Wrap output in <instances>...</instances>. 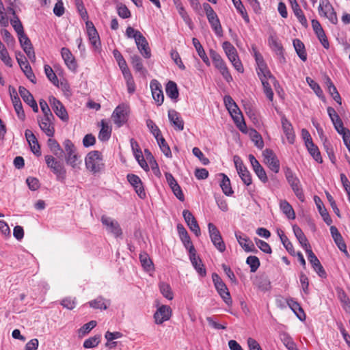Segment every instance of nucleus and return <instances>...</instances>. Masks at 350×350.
Listing matches in <instances>:
<instances>
[{
    "label": "nucleus",
    "mask_w": 350,
    "mask_h": 350,
    "mask_svg": "<svg viewBox=\"0 0 350 350\" xmlns=\"http://www.w3.org/2000/svg\"><path fill=\"white\" fill-rule=\"evenodd\" d=\"M156 139L160 147V149L165 154V156H166L167 157H172V152L170 148L165 142V139L161 135L157 137Z\"/></svg>",
    "instance_id": "09e8293b"
},
{
    "label": "nucleus",
    "mask_w": 350,
    "mask_h": 350,
    "mask_svg": "<svg viewBox=\"0 0 350 350\" xmlns=\"http://www.w3.org/2000/svg\"><path fill=\"white\" fill-rule=\"evenodd\" d=\"M307 254L308 260L318 275L322 278H325L327 277L326 271L313 252L312 250L307 251Z\"/></svg>",
    "instance_id": "a211bd4d"
},
{
    "label": "nucleus",
    "mask_w": 350,
    "mask_h": 350,
    "mask_svg": "<svg viewBox=\"0 0 350 350\" xmlns=\"http://www.w3.org/2000/svg\"><path fill=\"white\" fill-rule=\"evenodd\" d=\"M292 10H293L295 15L297 18L298 21H299V23L304 27H307L308 25L307 19H306V16H304V12L302 11V10L300 8L299 4L297 3L296 5H294L292 7Z\"/></svg>",
    "instance_id": "c03bdc74"
},
{
    "label": "nucleus",
    "mask_w": 350,
    "mask_h": 350,
    "mask_svg": "<svg viewBox=\"0 0 350 350\" xmlns=\"http://www.w3.org/2000/svg\"><path fill=\"white\" fill-rule=\"evenodd\" d=\"M18 92L23 101L26 103L28 105L30 104H33V103L35 101V99L33 95L30 93V92L27 90L23 86H19Z\"/></svg>",
    "instance_id": "37998d69"
},
{
    "label": "nucleus",
    "mask_w": 350,
    "mask_h": 350,
    "mask_svg": "<svg viewBox=\"0 0 350 350\" xmlns=\"http://www.w3.org/2000/svg\"><path fill=\"white\" fill-rule=\"evenodd\" d=\"M40 129L49 137H53L55 133V129L53 124H47L45 122H40L38 119Z\"/></svg>",
    "instance_id": "5fc2aeb1"
},
{
    "label": "nucleus",
    "mask_w": 350,
    "mask_h": 350,
    "mask_svg": "<svg viewBox=\"0 0 350 350\" xmlns=\"http://www.w3.org/2000/svg\"><path fill=\"white\" fill-rule=\"evenodd\" d=\"M167 96L171 99H177L179 96L177 85L172 81H169L165 86Z\"/></svg>",
    "instance_id": "e433bc0d"
},
{
    "label": "nucleus",
    "mask_w": 350,
    "mask_h": 350,
    "mask_svg": "<svg viewBox=\"0 0 350 350\" xmlns=\"http://www.w3.org/2000/svg\"><path fill=\"white\" fill-rule=\"evenodd\" d=\"M47 144L51 151L58 158H62L64 155V150L58 144V142L52 138H49L47 141Z\"/></svg>",
    "instance_id": "c9c22d12"
},
{
    "label": "nucleus",
    "mask_w": 350,
    "mask_h": 350,
    "mask_svg": "<svg viewBox=\"0 0 350 350\" xmlns=\"http://www.w3.org/2000/svg\"><path fill=\"white\" fill-rule=\"evenodd\" d=\"M63 145L66 152L65 159L66 163L74 169L79 168L81 161L79 160V157L77 154L73 143L70 139H66Z\"/></svg>",
    "instance_id": "f03ea898"
},
{
    "label": "nucleus",
    "mask_w": 350,
    "mask_h": 350,
    "mask_svg": "<svg viewBox=\"0 0 350 350\" xmlns=\"http://www.w3.org/2000/svg\"><path fill=\"white\" fill-rule=\"evenodd\" d=\"M330 232H331L332 237L335 243L338 246V249L341 252H344L347 256H348L349 254H348V252L347 250V245L344 241V239H343L341 234L339 232L337 228L334 226H332L330 227Z\"/></svg>",
    "instance_id": "5701e85b"
},
{
    "label": "nucleus",
    "mask_w": 350,
    "mask_h": 350,
    "mask_svg": "<svg viewBox=\"0 0 350 350\" xmlns=\"http://www.w3.org/2000/svg\"><path fill=\"white\" fill-rule=\"evenodd\" d=\"M203 8L206 12V15L208 23H210L213 30L217 36H223V29L220 23V21L211 6L208 3H203Z\"/></svg>",
    "instance_id": "20e7f679"
},
{
    "label": "nucleus",
    "mask_w": 350,
    "mask_h": 350,
    "mask_svg": "<svg viewBox=\"0 0 350 350\" xmlns=\"http://www.w3.org/2000/svg\"><path fill=\"white\" fill-rule=\"evenodd\" d=\"M150 87L153 99L157 105H161L164 101V95L161 83L157 80L152 79L150 81Z\"/></svg>",
    "instance_id": "2eb2a0df"
},
{
    "label": "nucleus",
    "mask_w": 350,
    "mask_h": 350,
    "mask_svg": "<svg viewBox=\"0 0 350 350\" xmlns=\"http://www.w3.org/2000/svg\"><path fill=\"white\" fill-rule=\"evenodd\" d=\"M126 178L129 183L134 187L139 197L140 198H144L146 197V193L139 177L133 174H129Z\"/></svg>",
    "instance_id": "412c9836"
},
{
    "label": "nucleus",
    "mask_w": 350,
    "mask_h": 350,
    "mask_svg": "<svg viewBox=\"0 0 350 350\" xmlns=\"http://www.w3.org/2000/svg\"><path fill=\"white\" fill-rule=\"evenodd\" d=\"M174 4L175 5L178 14L182 17L184 22L191 28L192 29V21L189 17V14L186 12L182 2L180 0H173Z\"/></svg>",
    "instance_id": "c756f323"
},
{
    "label": "nucleus",
    "mask_w": 350,
    "mask_h": 350,
    "mask_svg": "<svg viewBox=\"0 0 350 350\" xmlns=\"http://www.w3.org/2000/svg\"><path fill=\"white\" fill-rule=\"evenodd\" d=\"M339 299L342 303L343 309L350 314V299L345 292H342L339 295Z\"/></svg>",
    "instance_id": "338daca9"
},
{
    "label": "nucleus",
    "mask_w": 350,
    "mask_h": 350,
    "mask_svg": "<svg viewBox=\"0 0 350 350\" xmlns=\"http://www.w3.org/2000/svg\"><path fill=\"white\" fill-rule=\"evenodd\" d=\"M172 316V309L169 306L162 305L159 306L154 314V319L156 324L160 325L169 320Z\"/></svg>",
    "instance_id": "4468645a"
},
{
    "label": "nucleus",
    "mask_w": 350,
    "mask_h": 350,
    "mask_svg": "<svg viewBox=\"0 0 350 350\" xmlns=\"http://www.w3.org/2000/svg\"><path fill=\"white\" fill-rule=\"evenodd\" d=\"M255 174L258 176V178L263 183H266L268 181V178L267 176V174L265 172V170L262 167V165H259L257 167L253 169Z\"/></svg>",
    "instance_id": "774afa93"
},
{
    "label": "nucleus",
    "mask_w": 350,
    "mask_h": 350,
    "mask_svg": "<svg viewBox=\"0 0 350 350\" xmlns=\"http://www.w3.org/2000/svg\"><path fill=\"white\" fill-rule=\"evenodd\" d=\"M101 129L98 134V139L102 142L107 141L111 134V128L107 124V123L102 120L100 122Z\"/></svg>",
    "instance_id": "f704fd0d"
},
{
    "label": "nucleus",
    "mask_w": 350,
    "mask_h": 350,
    "mask_svg": "<svg viewBox=\"0 0 350 350\" xmlns=\"http://www.w3.org/2000/svg\"><path fill=\"white\" fill-rule=\"evenodd\" d=\"M183 216L189 229L193 232L197 237H199L201 234L200 228L191 212L189 210H184L183 211Z\"/></svg>",
    "instance_id": "f3484780"
},
{
    "label": "nucleus",
    "mask_w": 350,
    "mask_h": 350,
    "mask_svg": "<svg viewBox=\"0 0 350 350\" xmlns=\"http://www.w3.org/2000/svg\"><path fill=\"white\" fill-rule=\"evenodd\" d=\"M222 176V180L220 183V187L224 193L228 196H231L233 193V190L231 187V184L229 178L225 174H220Z\"/></svg>",
    "instance_id": "ea45409f"
},
{
    "label": "nucleus",
    "mask_w": 350,
    "mask_h": 350,
    "mask_svg": "<svg viewBox=\"0 0 350 350\" xmlns=\"http://www.w3.org/2000/svg\"><path fill=\"white\" fill-rule=\"evenodd\" d=\"M284 174L295 196L300 201L304 202L305 200V196L299 179L294 174L289 167L285 168Z\"/></svg>",
    "instance_id": "7ed1b4c3"
},
{
    "label": "nucleus",
    "mask_w": 350,
    "mask_h": 350,
    "mask_svg": "<svg viewBox=\"0 0 350 350\" xmlns=\"http://www.w3.org/2000/svg\"><path fill=\"white\" fill-rule=\"evenodd\" d=\"M165 178L167 180V182L172 190L174 194L176 196V197L180 201L183 202L185 200V196L182 191V189L180 187V185L178 184L176 179L174 178L172 174L169 172L165 173Z\"/></svg>",
    "instance_id": "6ab92c4d"
},
{
    "label": "nucleus",
    "mask_w": 350,
    "mask_h": 350,
    "mask_svg": "<svg viewBox=\"0 0 350 350\" xmlns=\"http://www.w3.org/2000/svg\"><path fill=\"white\" fill-rule=\"evenodd\" d=\"M139 260L142 267L144 268L145 270L148 271L153 270V263L147 253L144 252L140 254Z\"/></svg>",
    "instance_id": "49530a36"
},
{
    "label": "nucleus",
    "mask_w": 350,
    "mask_h": 350,
    "mask_svg": "<svg viewBox=\"0 0 350 350\" xmlns=\"http://www.w3.org/2000/svg\"><path fill=\"white\" fill-rule=\"evenodd\" d=\"M135 42L142 55L146 59H149L151 57V51L148 42L143 34H139L138 37L135 38Z\"/></svg>",
    "instance_id": "dca6fc26"
},
{
    "label": "nucleus",
    "mask_w": 350,
    "mask_h": 350,
    "mask_svg": "<svg viewBox=\"0 0 350 350\" xmlns=\"http://www.w3.org/2000/svg\"><path fill=\"white\" fill-rule=\"evenodd\" d=\"M280 207L288 219H294L295 218V211L292 206L286 200H281Z\"/></svg>",
    "instance_id": "58836bf2"
},
{
    "label": "nucleus",
    "mask_w": 350,
    "mask_h": 350,
    "mask_svg": "<svg viewBox=\"0 0 350 350\" xmlns=\"http://www.w3.org/2000/svg\"><path fill=\"white\" fill-rule=\"evenodd\" d=\"M192 42H193L194 47L196 49V51L198 52V55L201 57L202 61L206 65H209L210 64L209 59H208L202 46L201 45L200 41L197 38H193L192 39Z\"/></svg>",
    "instance_id": "a19ab883"
},
{
    "label": "nucleus",
    "mask_w": 350,
    "mask_h": 350,
    "mask_svg": "<svg viewBox=\"0 0 350 350\" xmlns=\"http://www.w3.org/2000/svg\"><path fill=\"white\" fill-rule=\"evenodd\" d=\"M269 44L270 47L275 51V53L280 57V62H284L285 57L284 56L283 53V46L280 43H279L277 40L273 37L270 36L269 38Z\"/></svg>",
    "instance_id": "473e14b6"
},
{
    "label": "nucleus",
    "mask_w": 350,
    "mask_h": 350,
    "mask_svg": "<svg viewBox=\"0 0 350 350\" xmlns=\"http://www.w3.org/2000/svg\"><path fill=\"white\" fill-rule=\"evenodd\" d=\"M280 340L288 350H298L293 338L287 333H282L280 335Z\"/></svg>",
    "instance_id": "79ce46f5"
},
{
    "label": "nucleus",
    "mask_w": 350,
    "mask_h": 350,
    "mask_svg": "<svg viewBox=\"0 0 350 350\" xmlns=\"http://www.w3.org/2000/svg\"><path fill=\"white\" fill-rule=\"evenodd\" d=\"M318 11L321 16L327 18L334 25L338 23V17L336 11L329 0H320Z\"/></svg>",
    "instance_id": "423d86ee"
},
{
    "label": "nucleus",
    "mask_w": 350,
    "mask_h": 350,
    "mask_svg": "<svg viewBox=\"0 0 350 350\" xmlns=\"http://www.w3.org/2000/svg\"><path fill=\"white\" fill-rule=\"evenodd\" d=\"M286 302L288 306L295 312V314L297 315L299 320H305L306 314L299 303L294 301L293 299H287Z\"/></svg>",
    "instance_id": "72a5a7b5"
},
{
    "label": "nucleus",
    "mask_w": 350,
    "mask_h": 350,
    "mask_svg": "<svg viewBox=\"0 0 350 350\" xmlns=\"http://www.w3.org/2000/svg\"><path fill=\"white\" fill-rule=\"evenodd\" d=\"M228 111L239 129L243 133H246V124L239 107L237 106V108H231Z\"/></svg>",
    "instance_id": "aec40b11"
},
{
    "label": "nucleus",
    "mask_w": 350,
    "mask_h": 350,
    "mask_svg": "<svg viewBox=\"0 0 350 350\" xmlns=\"http://www.w3.org/2000/svg\"><path fill=\"white\" fill-rule=\"evenodd\" d=\"M96 325V321H90V322L84 324L79 329V336L80 337H83L88 334L93 328H94Z\"/></svg>",
    "instance_id": "4d7b16f0"
},
{
    "label": "nucleus",
    "mask_w": 350,
    "mask_h": 350,
    "mask_svg": "<svg viewBox=\"0 0 350 350\" xmlns=\"http://www.w3.org/2000/svg\"><path fill=\"white\" fill-rule=\"evenodd\" d=\"M246 262L250 265V271L256 272L260 266V260L258 257L255 256H250L247 258Z\"/></svg>",
    "instance_id": "052dcab7"
},
{
    "label": "nucleus",
    "mask_w": 350,
    "mask_h": 350,
    "mask_svg": "<svg viewBox=\"0 0 350 350\" xmlns=\"http://www.w3.org/2000/svg\"><path fill=\"white\" fill-rule=\"evenodd\" d=\"M10 23L15 31L17 33L18 36H20V34H23V33H25L23 26L18 16L11 18Z\"/></svg>",
    "instance_id": "bf43d9fd"
},
{
    "label": "nucleus",
    "mask_w": 350,
    "mask_h": 350,
    "mask_svg": "<svg viewBox=\"0 0 350 350\" xmlns=\"http://www.w3.org/2000/svg\"><path fill=\"white\" fill-rule=\"evenodd\" d=\"M311 23L312 29L315 34L317 35L318 39L325 36L323 29L322 28L320 23L317 20L312 19Z\"/></svg>",
    "instance_id": "0e129e2a"
},
{
    "label": "nucleus",
    "mask_w": 350,
    "mask_h": 350,
    "mask_svg": "<svg viewBox=\"0 0 350 350\" xmlns=\"http://www.w3.org/2000/svg\"><path fill=\"white\" fill-rule=\"evenodd\" d=\"M281 123L283 131L287 138L288 142L293 144L295 142V135L291 123L284 116H283L281 118Z\"/></svg>",
    "instance_id": "b1692460"
},
{
    "label": "nucleus",
    "mask_w": 350,
    "mask_h": 350,
    "mask_svg": "<svg viewBox=\"0 0 350 350\" xmlns=\"http://www.w3.org/2000/svg\"><path fill=\"white\" fill-rule=\"evenodd\" d=\"M210 56L215 66L219 70L223 66H226L221 55L217 53L215 51L210 50Z\"/></svg>",
    "instance_id": "3c124183"
},
{
    "label": "nucleus",
    "mask_w": 350,
    "mask_h": 350,
    "mask_svg": "<svg viewBox=\"0 0 350 350\" xmlns=\"http://www.w3.org/2000/svg\"><path fill=\"white\" fill-rule=\"evenodd\" d=\"M232 1L233 2L234 5L238 10V12L241 14V15L243 18L244 21L248 23L250 22L249 16L247 15L245 8L244 5H243V3H241V0H232Z\"/></svg>",
    "instance_id": "6e6d98bb"
},
{
    "label": "nucleus",
    "mask_w": 350,
    "mask_h": 350,
    "mask_svg": "<svg viewBox=\"0 0 350 350\" xmlns=\"http://www.w3.org/2000/svg\"><path fill=\"white\" fill-rule=\"evenodd\" d=\"M208 229L210 238L215 247L220 252H224L226 250V245L222 239L221 233L219 230L212 223H208Z\"/></svg>",
    "instance_id": "6e6552de"
},
{
    "label": "nucleus",
    "mask_w": 350,
    "mask_h": 350,
    "mask_svg": "<svg viewBox=\"0 0 350 350\" xmlns=\"http://www.w3.org/2000/svg\"><path fill=\"white\" fill-rule=\"evenodd\" d=\"M168 118L175 129L178 131H183L184 129V121L176 111L174 109L169 110Z\"/></svg>",
    "instance_id": "393cba45"
},
{
    "label": "nucleus",
    "mask_w": 350,
    "mask_h": 350,
    "mask_svg": "<svg viewBox=\"0 0 350 350\" xmlns=\"http://www.w3.org/2000/svg\"><path fill=\"white\" fill-rule=\"evenodd\" d=\"M235 236L239 245L245 252H257L254 243L247 236H242L237 233Z\"/></svg>",
    "instance_id": "cd10ccee"
},
{
    "label": "nucleus",
    "mask_w": 350,
    "mask_h": 350,
    "mask_svg": "<svg viewBox=\"0 0 350 350\" xmlns=\"http://www.w3.org/2000/svg\"><path fill=\"white\" fill-rule=\"evenodd\" d=\"M49 103L56 116L62 120L67 122L69 118L68 115L62 103L54 96H50Z\"/></svg>",
    "instance_id": "f8f14e48"
},
{
    "label": "nucleus",
    "mask_w": 350,
    "mask_h": 350,
    "mask_svg": "<svg viewBox=\"0 0 350 350\" xmlns=\"http://www.w3.org/2000/svg\"><path fill=\"white\" fill-rule=\"evenodd\" d=\"M61 55L68 69L75 71L77 68V64L70 51L68 48L63 47L61 49Z\"/></svg>",
    "instance_id": "4be33fe9"
},
{
    "label": "nucleus",
    "mask_w": 350,
    "mask_h": 350,
    "mask_svg": "<svg viewBox=\"0 0 350 350\" xmlns=\"http://www.w3.org/2000/svg\"><path fill=\"white\" fill-rule=\"evenodd\" d=\"M131 59L132 66L137 72H144L145 71L142 58L138 55H131Z\"/></svg>",
    "instance_id": "603ef678"
},
{
    "label": "nucleus",
    "mask_w": 350,
    "mask_h": 350,
    "mask_svg": "<svg viewBox=\"0 0 350 350\" xmlns=\"http://www.w3.org/2000/svg\"><path fill=\"white\" fill-rule=\"evenodd\" d=\"M18 40L21 47L25 53H28V51L33 49L31 40L25 33L18 36Z\"/></svg>",
    "instance_id": "a18cd8bd"
},
{
    "label": "nucleus",
    "mask_w": 350,
    "mask_h": 350,
    "mask_svg": "<svg viewBox=\"0 0 350 350\" xmlns=\"http://www.w3.org/2000/svg\"><path fill=\"white\" fill-rule=\"evenodd\" d=\"M293 46L299 57L304 62L307 59V54L304 43L299 39L293 40Z\"/></svg>",
    "instance_id": "4c0bfd02"
},
{
    "label": "nucleus",
    "mask_w": 350,
    "mask_h": 350,
    "mask_svg": "<svg viewBox=\"0 0 350 350\" xmlns=\"http://www.w3.org/2000/svg\"><path fill=\"white\" fill-rule=\"evenodd\" d=\"M100 338L101 336L100 334L90 337L85 340L83 344V347L85 349L94 348L99 345L100 342Z\"/></svg>",
    "instance_id": "de8ad7c7"
},
{
    "label": "nucleus",
    "mask_w": 350,
    "mask_h": 350,
    "mask_svg": "<svg viewBox=\"0 0 350 350\" xmlns=\"http://www.w3.org/2000/svg\"><path fill=\"white\" fill-rule=\"evenodd\" d=\"M223 49L228 59L232 63L234 68L240 72H243V66L238 57L237 52L234 46L228 41H225L222 44Z\"/></svg>",
    "instance_id": "39448f33"
},
{
    "label": "nucleus",
    "mask_w": 350,
    "mask_h": 350,
    "mask_svg": "<svg viewBox=\"0 0 350 350\" xmlns=\"http://www.w3.org/2000/svg\"><path fill=\"white\" fill-rule=\"evenodd\" d=\"M262 155L265 162L269 169L273 172L278 173L280 170V161L273 151L267 148L263 151Z\"/></svg>",
    "instance_id": "9b49d317"
},
{
    "label": "nucleus",
    "mask_w": 350,
    "mask_h": 350,
    "mask_svg": "<svg viewBox=\"0 0 350 350\" xmlns=\"http://www.w3.org/2000/svg\"><path fill=\"white\" fill-rule=\"evenodd\" d=\"M293 230L299 243L304 247L306 252L307 253V251L312 250L310 248V245L308 243V241L306 237L305 236L304 233L303 232L302 230L297 225H294L293 226Z\"/></svg>",
    "instance_id": "a878e982"
},
{
    "label": "nucleus",
    "mask_w": 350,
    "mask_h": 350,
    "mask_svg": "<svg viewBox=\"0 0 350 350\" xmlns=\"http://www.w3.org/2000/svg\"><path fill=\"white\" fill-rule=\"evenodd\" d=\"M159 289L161 293V294L165 297L166 299L169 300H172L174 298V294L172 291V288L170 286V284L165 283V282H160L159 283Z\"/></svg>",
    "instance_id": "8fccbe9b"
},
{
    "label": "nucleus",
    "mask_w": 350,
    "mask_h": 350,
    "mask_svg": "<svg viewBox=\"0 0 350 350\" xmlns=\"http://www.w3.org/2000/svg\"><path fill=\"white\" fill-rule=\"evenodd\" d=\"M128 109L124 105H118L113 112L112 119L118 127L127 121Z\"/></svg>",
    "instance_id": "ddd939ff"
},
{
    "label": "nucleus",
    "mask_w": 350,
    "mask_h": 350,
    "mask_svg": "<svg viewBox=\"0 0 350 350\" xmlns=\"http://www.w3.org/2000/svg\"><path fill=\"white\" fill-rule=\"evenodd\" d=\"M89 305L91 308L95 309H104L107 308V306L105 304L104 299L101 297H98L96 299L89 302Z\"/></svg>",
    "instance_id": "680f3d73"
},
{
    "label": "nucleus",
    "mask_w": 350,
    "mask_h": 350,
    "mask_svg": "<svg viewBox=\"0 0 350 350\" xmlns=\"http://www.w3.org/2000/svg\"><path fill=\"white\" fill-rule=\"evenodd\" d=\"M306 81L308 83L309 86L314 90L315 94L319 97L323 96V91L317 82H315L313 79L308 77H306Z\"/></svg>",
    "instance_id": "69168bd1"
},
{
    "label": "nucleus",
    "mask_w": 350,
    "mask_h": 350,
    "mask_svg": "<svg viewBox=\"0 0 350 350\" xmlns=\"http://www.w3.org/2000/svg\"><path fill=\"white\" fill-rule=\"evenodd\" d=\"M234 163L239 176H240L243 183L246 185H251L252 183L251 174L247 167L244 165L242 160L239 156L235 155L234 157Z\"/></svg>",
    "instance_id": "1a4fd4ad"
},
{
    "label": "nucleus",
    "mask_w": 350,
    "mask_h": 350,
    "mask_svg": "<svg viewBox=\"0 0 350 350\" xmlns=\"http://www.w3.org/2000/svg\"><path fill=\"white\" fill-rule=\"evenodd\" d=\"M101 222L105 226L107 232L111 233L116 237H118L122 235V229L117 221L109 217L103 215L101 217Z\"/></svg>",
    "instance_id": "9d476101"
},
{
    "label": "nucleus",
    "mask_w": 350,
    "mask_h": 350,
    "mask_svg": "<svg viewBox=\"0 0 350 350\" xmlns=\"http://www.w3.org/2000/svg\"><path fill=\"white\" fill-rule=\"evenodd\" d=\"M44 72L49 79V80L52 82L55 85L58 86L59 85V80L57 79V77L53 72L51 67L49 65L44 66Z\"/></svg>",
    "instance_id": "13d9d810"
},
{
    "label": "nucleus",
    "mask_w": 350,
    "mask_h": 350,
    "mask_svg": "<svg viewBox=\"0 0 350 350\" xmlns=\"http://www.w3.org/2000/svg\"><path fill=\"white\" fill-rule=\"evenodd\" d=\"M45 161L48 167L56 175L57 180H64L66 178V170L62 162L57 161L51 155H46Z\"/></svg>",
    "instance_id": "0eeeda50"
},
{
    "label": "nucleus",
    "mask_w": 350,
    "mask_h": 350,
    "mask_svg": "<svg viewBox=\"0 0 350 350\" xmlns=\"http://www.w3.org/2000/svg\"><path fill=\"white\" fill-rule=\"evenodd\" d=\"M314 200L323 221L327 225L330 226L332 223V219L330 217L327 209L325 208L322 200L318 196H314Z\"/></svg>",
    "instance_id": "bb28decb"
},
{
    "label": "nucleus",
    "mask_w": 350,
    "mask_h": 350,
    "mask_svg": "<svg viewBox=\"0 0 350 350\" xmlns=\"http://www.w3.org/2000/svg\"><path fill=\"white\" fill-rule=\"evenodd\" d=\"M256 70L260 81H266L269 79L271 80V81L275 85L278 83L275 78L272 75V74L269 71L266 64H263L262 66H257Z\"/></svg>",
    "instance_id": "c85d7f7f"
},
{
    "label": "nucleus",
    "mask_w": 350,
    "mask_h": 350,
    "mask_svg": "<svg viewBox=\"0 0 350 350\" xmlns=\"http://www.w3.org/2000/svg\"><path fill=\"white\" fill-rule=\"evenodd\" d=\"M215 288L219 293V295L221 296V297L223 299L224 301L228 306H231L232 304V301L231 299V296L230 294V292L225 284V283H222L217 286H215Z\"/></svg>",
    "instance_id": "2f4dec72"
},
{
    "label": "nucleus",
    "mask_w": 350,
    "mask_h": 350,
    "mask_svg": "<svg viewBox=\"0 0 350 350\" xmlns=\"http://www.w3.org/2000/svg\"><path fill=\"white\" fill-rule=\"evenodd\" d=\"M306 146L307 147L309 153L314 158V159L318 163H321L323 162V159L318 147L314 145L313 142L312 146H310L309 144Z\"/></svg>",
    "instance_id": "864d4df0"
},
{
    "label": "nucleus",
    "mask_w": 350,
    "mask_h": 350,
    "mask_svg": "<svg viewBox=\"0 0 350 350\" xmlns=\"http://www.w3.org/2000/svg\"><path fill=\"white\" fill-rule=\"evenodd\" d=\"M85 161L87 169L94 174L99 172L104 166L101 152L98 150L90 152Z\"/></svg>",
    "instance_id": "f257e3e1"
},
{
    "label": "nucleus",
    "mask_w": 350,
    "mask_h": 350,
    "mask_svg": "<svg viewBox=\"0 0 350 350\" xmlns=\"http://www.w3.org/2000/svg\"><path fill=\"white\" fill-rule=\"evenodd\" d=\"M250 136L255 146L262 149L264 146V142L261 135L256 130H252L250 133Z\"/></svg>",
    "instance_id": "e2e57ef3"
},
{
    "label": "nucleus",
    "mask_w": 350,
    "mask_h": 350,
    "mask_svg": "<svg viewBox=\"0 0 350 350\" xmlns=\"http://www.w3.org/2000/svg\"><path fill=\"white\" fill-rule=\"evenodd\" d=\"M189 258L196 271L202 277H204L206 275V271L200 257L197 256L196 253L190 255Z\"/></svg>",
    "instance_id": "7c9ffc66"
}]
</instances>
